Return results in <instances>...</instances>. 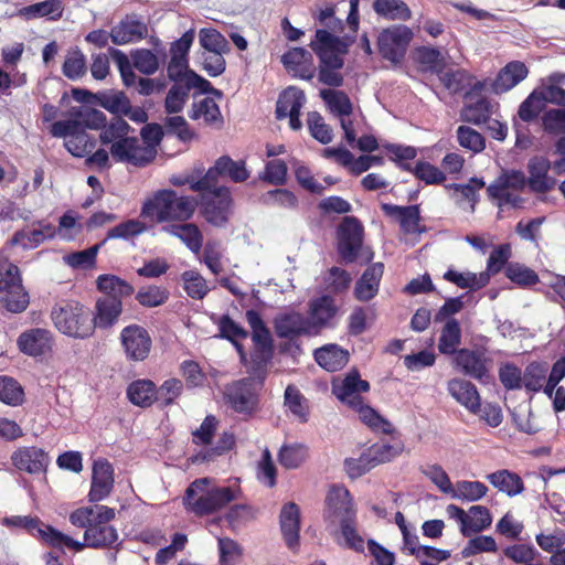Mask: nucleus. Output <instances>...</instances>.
Masks as SVG:
<instances>
[{
    "label": "nucleus",
    "instance_id": "1",
    "mask_svg": "<svg viewBox=\"0 0 565 565\" xmlns=\"http://www.w3.org/2000/svg\"><path fill=\"white\" fill-rule=\"evenodd\" d=\"M115 516V509L95 504L73 511L70 522L74 526L85 529L84 540L88 547L105 548L111 547L118 541V532L110 525Z\"/></svg>",
    "mask_w": 565,
    "mask_h": 565
},
{
    "label": "nucleus",
    "instance_id": "2",
    "mask_svg": "<svg viewBox=\"0 0 565 565\" xmlns=\"http://www.w3.org/2000/svg\"><path fill=\"white\" fill-rule=\"evenodd\" d=\"M196 207L195 198L179 196L174 190L162 189L145 200L140 216L156 223L186 222L192 218Z\"/></svg>",
    "mask_w": 565,
    "mask_h": 565
},
{
    "label": "nucleus",
    "instance_id": "3",
    "mask_svg": "<svg viewBox=\"0 0 565 565\" xmlns=\"http://www.w3.org/2000/svg\"><path fill=\"white\" fill-rule=\"evenodd\" d=\"M211 479L194 480L185 490L183 504L196 515L212 514L237 499L238 491L231 487L209 488Z\"/></svg>",
    "mask_w": 565,
    "mask_h": 565
},
{
    "label": "nucleus",
    "instance_id": "4",
    "mask_svg": "<svg viewBox=\"0 0 565 565\" xmlns=\"http://www.w3.org/2000/svg\"><path fill=\"white\" fill-rule=\"evenodd\" d=\"M54 327L63 334L85 339L93 334L94 326L88 309L76 300H62L51 311Z\"/></svg>",
    "mask_w": 565,
    "mask_h": 565
},
{
    "label": "nucleus",
    "instance_id": "5",
    "mask_svg": "<svg viewBox=\"0 0 565 565\" xmlns=\"http://www.w3.org/2000/svg\"><path fill=\"white\" fill-rule=\"evenodd\" d=\"M194 40V31H186L180 39L171 43L170 61L167 73L173 83L199 84V90L205 93L211 83L189 67V51Z\"/></svg>",
    "mask_w": 565,
    "mask_h": 565
},
{
    "label": "nucleus",
    "instance_id": "6",
    "mask_svg": "<svg viewBox=\"0 0 565 565\" xmlns=\"http://www.w3.org/2000/svg\"><path fill=\"white\" fill-rule=\"evenodd\" d=\"M200 213L203 218L215 227H224L233 211V199L226 186H220L214 191L200 194L198 201Z\"/></svg>",
    "mask_w": 565,
    "mask_h": 565
},
{
    "label": "nucleus",
    "instance_id": "7",
    "mask_svg": "<svg viewBox=\"0 0 565 565\" xmlns=\"http://www.w3.org/2000/svg\"><path fill=\"white\" fill-rule=\"evenodd\" d=\"M0 301L8 311L20 313L28 308L30 299L22 286L18 266L7 264L3 271H0Z\"/></svg>",
    "mask_w": 565,
    "mask_h": 565
},
{
    "label": "nucleus",
    "instance_id": "8",
    "mask_svg": "<svg viewBox=\"0 0 565 565\" xmlns=\"http://www.w3.org/2000/svg\"><path fill=\"white\" fill-rule=\"evenodd\" d=\"M414 38L412 29L405 24L391 25L380 33L377 38L379 51L383 58L399 63Z\"/></svg>",
    "mask_w": 565,
    "mask_h": 565
},
{
    "label": "nucleus",
    "instance_id": "9",
    "mask_svg": "<svg viewBox=\"0 0 565 565\" xmlns=\"http://www.w3.org/2000/svg\"><path fill=\"white\" fill-rule=\"evenodd\" d=\"M446 513L449 519L459 524V531L465 537L481 533L490 527L492 523L490 510L483 505H472L468 511H465L456 504H449L446 508Z\"/></svg>",
    "mask_w": 565,
    "mask_h": 565
},
{
    "label": "nucleus",
    "instance_id": "10",
    "mask_svg": "<svg viewBox=\"0 0 565 565\" xmlns=\"http://www.w3.org/2000/svg\"><path fill=\"white\" fill-rule=\"evenodd\" d=\"M224 398L236 413L250 415L258 405L257 383L252 377L235 381L225 387Z\"/></svg>",
    "mask_w": 565,
    "mask_h": 565
},
{
    "label": "nucleus",
    "instance_id": "11",
    "mask_svg": "<svg viewBox=\"0 0 565 565\" xmlns=\"http://www.w3.org/2000/svg\"><path fill=\"white\" fill-rule=\"evenodd\" d=\"M452 364L456 370L466 376L481 383L489 381L491 360L480 350L459 349L452 358Z\"/></svg>",
    "mask_w": 565,
    "mask_h": 565
},
{
    "label": "nucleus",
    "instance_id": "12",
    "mask_svg": "<svg viewBox=\"0 0 565 565\" xmlns=\"http://www.w3.org/2000/svg\"><path fill=\"white\" fill-rule=\"evenodd\" d=\"M120 342L126 358L135 362L145 361L152 347L148 330L139 324L125 327L120 332Z\"/></svg>",
    "mask_w": 565,
    "mask_h": 565
},
{
    "label": "nucleus",
    "instance_id": "13",
    "mask_svg": "<svg viewBox=\"0 0 565 565\" xmlns=\"http://www.w3.org/2000/svg\"><path fill=\"white\" fill-rule=\"evenodd\" d=\"M338 239L339 254L347 263H353L363 239V227L358 218L353 216L343 218L338 230Z\"/></svg>",
    "mask_w": 565,
    "mask_h": 565
},
{
    "label": "nucleus",
    "instance_id": "14",
    "mask_svg": "<svg viewBox=\"0 0 565 565\" xmlns=\"http://www.w3.org/2000/svg\"><path fill=\"white\" fill-rule=\"evenodd\" d=\"M113 158L120 162H129L134 166H146L151 162L157 153L151 147H146L137 138L130 137L115 142L110 147Z\"/></svg>",
    "mask_w": 565,
    "mask_h": 565
},
{
    "label": "nucleus",
    "instance_id": "15",
    "mask_svg": "<svg viewBox=\"0 0 565 565\" xmlns=\"http://www.w3.org/2000/svg\"><path fill=\"white\" fill-rule=\"evenodd\" d=\"M306 103L303 90L289 86L282 90L278 97L276 105V118H289V127L292 130H299L302 127L300 120V110Z\"/></svg>",
    "mask_w": 565,
    "mask_h": 565
},
{
    "label": "nucleus",
    "instance_id": "16",
    "mask_svg": "<svg viewBox=\"0 0 565 565\" xmlns=\"http://www.w3.org/2000/svg\"><path fill=\"white\" fill-rule=\"evenodd\" d=\"M356 515V509L349 490L341 484L330 487L326 497V516L341 522Z\"/></svg>",
    "mask_w": 565,
    "mask_h": 565
},
{
    "label": "nucleus",
    "instance_id": "17",
    "mask_svg": "<svg viewBox=\"0 0 565 565\" xmlns=\"http://www.w3.org/2000/svg\"><path fill=\"white\" fill-rule=\"evenodd\" d=\"M53 338L51 331L44 328H32L23 331L17 339L20 352L38 358L52 350Z\"/></svg>",
    "mask_w": 565,
    "mask_h": 565
},
{
    "label": "nucleus",
    "instance_id": "18",
    "mask_svg": "<svg viewBox=\"0 0 565 565\" xmlns=\"http://www.w3.org/2000/svg\"><path fill=\"white\" fill-rule=\"evenodd\" d=\"M279 525L286 546L297 553L300 546V509L295 502L282 505L279 514Z\"/></svg>",
    "mask_w": 565,
    "mask_h": 565
},
{
    "label": "nucleus",
    "instance_id": "19",
    "mask_svg": "<svg viewBox=\"0 0 565 565\" xmlns=\"http://www.w3.org/2000/svg\"><path fill=\"white\" fill-rule=\"evenodd\" d=\"M369 382L361 380L356 370L349 372L343 380L332 383V393L350 407L359 406L360 401L363 399L360 393L369 392Z\"/></svg>",
    "mask_w": 565,
    "mask_h": 565
},
{
    "label": "nucleus",
    "instance_id": "20",
    "mask_svg": "<svg viewBox=\"0 0 565 565\" xmlns=\"http://www.w3.org/2000/svg\"><path fill=\"white\" fill-rule=\"evenodd\" d=\"M147 34L148 26L137 14L126 15L109 32L110 40L116 45L140 41Z\"/></svg>",
    "mask_w": 565,
    "mask_h": 565
},
{
    "label": "nucleus",
    "instance_id": "21",
    "mask_svg": "<svg viewBox=\"0 0 565 565\" xmlns=\"http://www.w3.org/2000/svg\"><path fill=\"white\" fill-rule=\"evenodd\" d=\"M276 334L281 339H295L300 335H313L302 313L290 310L277 315L274 319Z\"/></svg>",
    "mask_w": 565,
    "mask_h": 565
},
{
    "label": "nucleus",
    "instance_id": "22",
    "mask_svg": "<svg viewBox=\"0 0 565 565\" xmlns=\"http://www.w3.org/2000/svg\"><path fill=\"white\" fill-rule=\"evenodd\" d=\"M12 465L31 475H39L46 470L50 458L47 454L39 447H20L11 455Z\"/></svg>",
    "mask_w": 565,
    "mask_h": 565
},
{
    "label": "nucleus",
    "instance_id": "23",
    "mask_svg": "<svg viewBox=\"0 0 565 565\" xmlns=\"http://www.w3.org/2000/svg\"><path fill=\"white\" fill-rule=\"evenodd\" d=\"M114 482L113 466L106 459L94 461L89 501L98 502L107 498L114 488Z\"/></svg>",
    "mask_w": 565,
    "mask_h": 565
},
{
    "label": "nucleus",
    "instance_id": "24",
    "mask_svg": "<svg viewBox=\"0 0 565 565\" xmlns=\"http://www.w3.org/2000/svg\"><path fill=\"white\" fill-rule=\"evenodd\" d=\"M337 311L338 308L332 297L321 296L312 299L309 302V316L307 317L312 334L317 335L323 328L328 327Z\"/></svg>",
    "mask_w": 565,
    "mask_h": 565
},
{
    "label": "nucleus",
    "instance_id": "25",
    "mask_svg": "<svg viewBox=\"0 0 565 565\" xmlns=\"http://www.w3.org/2000/svg\"><path fill=\"white\" fill-rule=\"evenodd\" d=\"M449 395L471 414L480 411V394L475 384L463 379H451L447 382Z\"/></svg>",
    "mask_w": 565,
    "mask_h": 565
},
{
    "label": "nucleus",
    "instance_id": "26",
    "mask_svg": "<svg viewBox=\"0 0 565 565\" xmlns=\"http://www.w3.org/2000/svg\"><path fill=\"white\" fill-rule=\"evenodd\" d=\"M551 162L544 157H534L527 163V184L533 192L545 193L554 189L556 179L548 175Z\"/></svg>",
    "mask_w": 565,
    "mask_h": 565
},
{
    "label": "nucleus",
    "instance_id": "27",
    "mask_svg": "<svg viewBox=\"0 0 565 565\" xmlns=\"http://www.w3.org/2000/svg\"><path fill=\"white\" fill-rule=\"evenodd\" d=\"M281 62L288 72L301 79H311L315 74L312 55L303 47H294L281 56Z\"/></svg>",
    "mask_w": 565,
    "mask_h": 565
},
{
    "label": "nucleus",
    "instance_id": "28",
    "mask_svg": "<svg viewBox=\"0 0 565 565\" xmlns=\"http://www.w3.org/2000/svg\"><path fill=\"white\" fill-rule=\"evenodd\" d=\"M383 212L391 217L399 221V225L404 233L414 234L423 233L420 227V211L418 205L399 206L390 203L382 204Z\"/></svg>",
    "mask_w": 565,
    "mask_h": 565
},
{
    "label": "nucleus",
    "instance_id": "29",
    "mask_svg": "<svg viewBox=\"0 0 565 565\" xmlns=\"http://www.w3.org/2000/svg\"><path fill=\"white\" fill-rule=\"evenodd\" d=\"M384 273L382 263H374L369 266L354 287V296L360 301H369L379 292L380 281Z\"/></svg>",
    "mask_w": 565,
    "mask_h": 565
},
{
    "label": "nucleus",
    "instance_id": "30",
    "mask_svg": "<svg viewBox=\"0 0 565 565\" xmlns=\"http://www.w3.org/2000/svg\"><path fill=\"white\" fill-rule=\"evenodd\" d=\"M122 312V301L115 297H100L95 305L92 320L94 328L107 329L113 327Z\"/></svg>",
    "mask_w": 565,
    "mask_h": 565
},
{
    "label": "nucleus",
    "instance_id": "31",
    "mask_svg": "<svg viewBox=\"0 0 565 565\" xmlns=\"http://www.w3.org/2000/svg\"><path fill=\"white\" fill-rule=\"evenodd\" d=\"M154 51L152 52L149 49L132 50L130 56L134 67L147 76L153 75L167 56L164 47L161 46L159 41L156 44Z\"/></svg>",
    "mask_w": 565,
    "mask_h": 565
},
{
    "label": "nucleus",
    "instance_id": "32",
    "mask_svg": "<svg viewBox=\"0 0 565 565\" xmlns=\"http://www.w3.org/2000/svg\"><path fill=\"white\" fill-rule=\"evenodd\" d=\"M39 228H23L14 233L11 238L12 245H19L23 249H32L41 245L44 241L55 236V227L45 222H39Z\"/></svg>",
    "mask_w": 565,
    "mask_h": 565
},
{
    "label": "nucleus",
    "instance_id": "33",
    "mask_svg": "<svg viewBox=\"0 0 565 565\" xmlns=\"http://www.w3.org/2000/svg\"><path fill=\"white\" fill-rule=\"evenodd\" d=\"M529 74V70L523 62L512 61L508 63L497 75L493 83V90L497 94L505 93L519 83H521Z\"/></svg>",
    "mask_w": 565,
    "mask_h": 565
},
{
    "label": "nucleus",
    "instance_id": "34",
    "mask_svg": "<svg viewBox=\"0 0 565 565\" xmlns=\"http://www.w3.org/2000/svg\"><path fill=\"white\" fill-rule=\"evenodd\" d=\"M163 232L178 237L192 253L199 254L203 245V235L194 223L183 222L164 226Z\"/></svg>",
    "mask_w": 565,
    "mask_h": 565
},
{
    "label": "nucleus",
    "instance_id": "35",
    "mask_svg": "<svg viewBox=\"0 0 565 565\" xmlns=\"http://www.w3.org/2000/svg\"><path fill=\"white\" fill-rule=\"evenodd\" d=\"M64 6L60 0H45L21 8L18 15L25 20L47 18L57 21L63 17Z\"/></svg>",
    "mask_w": 565,
    "mask_h": 565
},
{
    "label": "nucleus",
    "instance_id": "36",
    "mask_svg": "<svg viewBox=\"0 0 565 565\" xmlns=\"http://www.w3.org/2000/svg\"><path fill=\"white\" fill-rule=\"evenodd\" d=\"M316 362L329 372L344 367L349 361V352L337 344H328L315 351Z\"/></svg>",
    "mask_w": 565,
    "mask_h": 565
},
{
    "label": "nucleus",
    "instance_id": "37",
    "mask_svg": "<svg viewBox=\"0 0 565 565\" xmlns=\"http://www.w3.org/2000/svg\"><path fill=\"white\" fill-rule=\"evenodd\" d=\"M373 11L388 21H408L412 19V10L403 0H374Z\"/></svg>",
    "mask_w": 565,
    "mask_h": 565
},
{
    "label": "nucleus",
    "instance_id": "38",
    "mask_svg": "<svg viewBox=\"0 0 565 565\" xmlns=\"http://www.w3.org/2000/svg\"><path fill=\"white\" fill-rule=\"evenodd\" d=\"M487 479L494 488L509 497H515L524 491L521 477L507 469L492 472L487 476Z\"/></svg>",
    "mask_w": 565,
    "mask_h": 565
},
{
    "label": "nucleus",
    "instance_id": "39",
    "mask_svg": "<svg viewBox=\"0 0 565 565\" xmlns=\"http://www.w3.org/2000/svg\"><path fill=\"white\" fill-rule=\"evenodd\" d=\"M189 117L193 120L203 119L204 124L216 128L223 125V116L218 105L211 97H204L200 102L193 103Z\"/></svg>",
    "mask_w": 565,
    "mask_h": 565
},
{
    "label": "nucleus",
    "instance_id": "40",
    "mask_svg": "<svg viewBox=\"0 0 565 565\" xmlns=\"http://www.w3.org/2000/svg\"><path fill=\"white\" fill-rule=\"evenodd\" d=\"M526 182L522 171H505L487 188V192L489 196H501L503 191H508V189L522 190Z\"/></svg>",
    "mask_w": 565,
    "mask_h": 565
},
{
    "label": "nucleus",
    "instance_id": "41",
    "mask_svg": "<svg viewBox=\"0 0 565 565\" xmlns=\"http://www.w3.org/2000/svg\"><path fill=\"white\" fill-rule=\"evenodd\" d=\"M320 97L326 103L331 114L337 117L351 116L353 104L348 94L337 89H321Z\"/></svg>",
    "mask_w": 565,
    "mask_h": 565
},
{
    "label": "nucleus",
    "instance_id": "42",
    "mask_svg": "<svg viewBox=\"0 0 565 565\" xmlns=\"http://www.w3.org/2000/svg\"><path fill=\"white\" fill-rule=\"evenodd\" d=\"M546 106L544 93L533 90L519 106L518 117L520 120L531 124L543 113Z\"/></svg>",
    "mask_w": 565,
    "mask_h": 565
},
{
    "label": "nucleus",
    "instance_id": "43",
    "mask_svg": "<svg viewBox=\"0 0 565 565\" xmlns=\"http://www.w3.org/2000/svg\"><path fill=\"white\" fill-rule=\"evenodd\" d=\"M97 288L105 294L104 297L122 299L134 292V287L126 280L115 275H100L97 280Z\"/></svg>",
    "mask_w": 565,
    "mask_h": 565
},
{
    "label": "nucleus",
    "instance_id": "44",
    "mask_svg": "<svg viewBox=\"0 0 565 565\" xmlns=\"http://www.w3.org/2000/svg\"><path fill=\"white\" fill-rule=\"evenodd\" d=\"M129 401L140 407H148L156 401V385L150 380L132 382L127 390Z\"/></svg>",
    "mask_w": 565,
    "mask_h": 565
},
{
    "label": "nucleus",
    "instance_id": "45",
    "mask_svg": "<svg viewBox=\"0 0 565 565\" xmlns=\"http://www.w3.org/2000/svg\"><path fill=\"white\" fill-rule=\"evenodd\" d=\"M461 342V330L456 319H449L441 330L438 342V350L443 354L456 355L457 349Z\"/></svg>",
    "mask_w": 565,
    "mask_h": 565
},
{
    "label": "nucleus",
    "instance_id": "46",
    "mask_svg": "<svg viewBox=\"0 0 565 565\" xmlns=\"http://www.w3.org/2000/svg\"><path fill=\"white\" fill-rule=\"evenodd\" d=\"M444 278L458 286L459 288H468L470 290H478L489 282V273H459L452 269L444 274Z\"/></svg>",
    "mask_w": 565,
    "mask_h": 565
},
{
    "label": "nucleus",
    "instance_id": "47",
    "mask_svg": "<svg viewBox=\"0 0 565 565\" xmlns=\"http://www.w3.org/2000/svg\"><path fill=\"white\" fill-rule=\"evenodd\" d=\"M192 88L199 89V84L173 83L164 100L166 111L168 114L182 111Z\"/></svg>",
    "mask_w": 565,
    "mask_h": 565
},
{
    "label": "nucleus",
    "instance_id": "48",
    "mask_svg": "<svg viewBox=\"0 0 565 565\" xmlns=\"http://www.w3.org/2000/svg\"><path fill=\"white\" fill-rule=\"evenodd\" d=\"M488 492V487L480 481H457L450 492L451 498L461 501H478Z\"/></svg>",
    "mask_w": 565,
    "mask_h": 565
},
{
    "label": "nucleus",
    "instance_id": "49",
    "mask_svg": "<svg viewBox=\"0 0 565 565\" xmlns=\"http://www.w3.org/2000/svg\"><path fill=\"white\" fill-rule=\"evenodd\" d=\"M170 292L167 288L156 285L145 286L138 289L136 300L146 308L162 306L169 299Z\"/></svg>",
    "mask_w": 565,
    "mask_h": 565
},
{
    "label": "nucleus",
    "instance_id": "50",
    "mask_svg": "<svg viewBox=\"0 0 565 565\" xmlns=\"http://www.w3.org/2000/svg\"><path fill=\"white\" fill-rule=\"evenodd\" d=\"M64 146L72 156L83 158L92 152L95 141L81 125L73 136L65 140Z\"/></svg>",
    "mask_w": 565,
    "mask_h": 565
},
{
    "label": "nucleus",
    "instance_id": "51",
    "mask_svg": "<svg viewBox=\"0 0 565 565\" xmlns=\"http://www.w3.org/2000/svg\"><path fill=\"white\" fill-rule=\"evenodd\" d=\"M352 409L356 411L360 415V418L372 429L384 433L392 434L394 427L391 422L383 418L379 413H376L372 407L365 405L363 399L360 401L359 406H351Z\"/></svg>",
    "mask_w": 565,
    "mask_h": 565
},
{
    "label": "nucleus",
    "instance_id": "52",
    "mask_svg": "<svg viewBox=\"0 0 565 565\" xmlns=\"http://www.w3.org/2000/svg\"><path fill=\"white\" fill-rule=\"evenodd\" d=\"M504 274L512 282L523 288L534 286L540 281L539 275L533 269L520 263H509Z\"/></svg>",
    "mask_w": 565,
    "mask_h": 565
},
{
    "label": "nucleus",
    "instance_id": "53",
    "mask_svg": "<svg viewBox=\"0 0 565 565\" xmlns=\"http://www.w3.org/2000/svg\"><path fill=\"white\" fill-rule=\"evenodd\" d=\"M547 374V365L542 362H531L523 372V387L527 392H540Z\"/></svg>",
    "mask_w": 565,
    "mask_h": 565
},
{
    "label": "nucleus",
    "instance_id": "54",
    "mask_svg": "<svg viewBox=\"0 0 565 565\" xmlns=\"http://www.w3.org/2000/svg\"><path fill=\"white\" fill-rule=\"evenodd\" d=\"M217 169L221 171L222 177L230 178L233 182H244L249 178V172L246 169L244 161H234L228 156H222L216 160Z\"/></svg>",
    "mask_w": 565,
    "mask_h": 565
},
{
    "label": "nucleus",
    "instance_id": "55",
    "mask_svg": "<svg viewBox=\"0 0 565 565\" xmlns=\"http://www.w3.org/2000/svg\"><path fill=\"white\" fill-rule=\"evenodd\" d=\"M356 515L343 519L340 522L341 536L344 540V546L355 552L364 551V539L359 534L356 529Z\"/></svg>",
    "mask_w": 565,
    "mask_h": 565
},
{
    "label": "nucleus",
    "instance_id": "56",
    "mask_svg": "<svg viewBox=\"0 0 565 565\" xmlns=\"http://www.w3.org/2000/svg\"><path fill=\"white\" fill-rule=\"evenodd\" d=\"M129 98L124 92H98L97 105L102 106L111 114L122 115L128 107Z\"/></svg>",
    "mask_w": 565,
    "mask_h": 565
},
{
    "label": "nucleus",
    "instance_id": "57",
    "mask_svg": "<svg viewBox=\"0 0 565 565\" xmlns=\"http://www.w3.org/2000/svg\"><path fill=\"white\" fill-rule=\"evenodd\" d=\"M310 47L315 53L333 50H338L341 53L348 52V43L327 30H317L316 40L310 43Z\"/></svg>",
    "mask_w": 565,
    "mask_h": 565
},
{
    "label": "nucleus",
    "instance_id": "58",
    "mask_svg": "<svg viewBox=\"0 0 565 565\" xmlns=\"http://www.w3.org/2000/svg\"><path fill=\"white\" fill-rule=\"evenodd\" d=\"M285 405L301 422L308 420L307 399L294 385H288L285 390Z\"/></svg>",
    "mask_w": 565,
    "mask_h": 565
},
{
    "label": "nucleus",
    "instance_id": "59",
    "mask_svg": "<svg viewBox=\"0 0 565 565\" xmlns=\"http://www.w3.org/2000/svg\"><path fill=\"white\" fill-rule=\"evenodd\" d=\"M182 280L184 284L185 292L192 299L201 300L207 295L210 290L206 280L195 270L184 271L182 274Z\"/></svg>",
    "mask_w": 565,
    "mask_h": 565
},
{
    "label": "nucleus",
    "instance_id": "60",
    "mask_svg": "<svg viewBox=\"0 0 565 565\" xmlns=\"http://www.w3.org/2000/svg\"><path fill=\"white\" fill-rule=\"evenodd\" d=\"M498 376L507 391H518L523 387V372L514 363L507 362L501 364Z\"/></svg>",
    "mask_w": 565,
    "mask_h": 565
},
{
    "label": "nucleus",
    "instance_id": "61",
    "mask_svg": "<svg viewBox=\"0 0 565 565\" xmlns=\"http://www.w3.org/2000/svg\"><path fill=\"white\" fill-rule=\"evenodd\" d=\"M307 125L310 135L323 145H328L333 139V131L329 125L324 122L323 117L318 111L308 113Z\"/></svg>",
    "mask_w": 565,
    "mask_h": 565
},
{
    "label": "nucleus",
    "instance_id": "62",
    "mask_svg": "<svg viewBox=\"0 0 565 565\" xmlns=\"http://www.w3.org/2000/svg\"><path fill=\"white\" fill-rule=\"evenodd\" d=\"M497 551L498 544L492 536L479 535L470 539L460 554L462 558H469L479 553H495Z\"/></svg>",
    "mask_w": 565,
    "mask_h": 565
},
{
    "label": "nucleus",
    "instance_id": "63",
    "mask_svg": "<svg viewBox=\"0 0 565 565\" xmlns=\"http://www.w3.org/2000/svg\"><path fill=\"white\" fill-rule=\"evenodd\" d=\"M307 456L308 450L306 446L292 444L281 447L279 451V462L287 469H295L305 462Z\"/></svg>",
    "mask_w": 565,
    "mask_h": 565
},
{
    "label": "nucleus",
    "instance_id": "64",
    "mask_svg": "<svg viewBox=\"0 0 565 565\" xmlns=\"http://www.w3.org/2000/svg\"><path fill=\"white\" fill-rule=\"evenodd\" d=\"M491 115V105L486 98H480L476 103L467 105L462 113V119L473 125L487 122Z\"/></svg>",
    "mask_w": 565,
    "mask_h": 565
}]
</instances>
